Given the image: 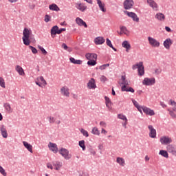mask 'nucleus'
<instances>
[{
	"label": "nucleus",
	"instance_id": "46",
	"mask_svg": "<svg viewBox=\"0 0 176 176\" xmlns=\"http://www.w3.org/2000/svg\"><path fill=\"white\" fill-rule=\"evenodd\" d=\"M80 131L81 133H82L84 137H89V132H87V131L85 130L84 129H80Z\"/></svg>",
	"mask_w": 176,
	"mask_h": 176
},
{
	"label": "nucleus",
	"instance_id": "52",
	"mask_svg": "<svg viewBox=\"0 0 176 176\" xmlns=\"http://www.w3.org/2000/svg\"><path fill=\"white\" fill-rule=\"evenodd\" d=\"M0 173L1 174H2V175L3 176H6L7 175V173L5 171V169H3V168L2 166H0Z\"/></svg>",
	"mask_w": 176,
	"mask_h": 176
},
{
	"label": "nucleus",
	"instance_id": "4",
	"mask_svg": "<svg viewBox=\"0 0 176 176\" xmlns=\"http://www.w3.org/2000/svg\"><path fill=\"white\" fill-rule=\"evenodd\" d=\"M162 145H168L173 142V139L168 136H162L160 139Z\"/></svg>",
	"mask_w": 176,
	"mask_h": 176
},
{
	"label": "nucleus",
	"instance_id": "45",
	"mask_svg": "<svg viewBox=\"0 0 176 176\" xmlns=\"http://www.w3.org/2000/svg\"><path fill=\"white\" fill-rule=\"evenodd\" d=\"M130 80H125L124 81L122 82V85H123L122 86H125V89L126 87H129V86H130Z\"/></svg>",
	"mask_w": 176,
	"mask_h": 176
},
{
	"label": "nucleus",
	"instance_id": "64",
	"mask_svg": "<svg viewBox=\"0 0 176 176\" xmlns=\"http://www.w3.org/2000/svg\"><path fill=\"white\" fill-rule=\"evenodd\" d=\"M65 30H66L65 28L59 29L58 34H61V32H63V31H65Z\"/></svg>",
	"mask_w": 176,
	"mask_h": 176
},
{
	"label": "nucleus",
	"instance_id": "7",
	"mask_svg": "<svg viewBox=\"0 0 176 176\" xmlns=\"http://www.w3.org/2000/svg\"><path fill=\"white\" fill-rule=\"evenodd\" d=\"M147 3L150 8H152L153 10L155 12L159 10V5H157V3L155 0H147Z\"/></svg>",
	"mask_w": 176,
	"mask_h": 176
},
{
	"label": "nucleus",
	"instance_id": "42",
	"mask_svg": "<svg viewBox=\"0 0 176 176\" xmlns=\"http://www.w3.org/2000/svg\"><path fill=\"white\" fill-rule=\"evenodd\" d=\"M47 119L48 120L49 123H50L51 124H53V123H56V118H54V117L53 116H48Z\"/></svg>",
	"mask_w": 176,
	"mask_h": 176
},
{
	"label": "nucleus",
	"instance_id": "29",
	"mask_svg": "<svg viewBox=\"0 0 176 176\" xmlns=\"http://www.w3.org/2000/svg\"><path fill=\"white\" fill-rule=\"evenodd\" d=\"M85 57L87 58V60H97V54H91V53H88L86 54Z\"/></svg>",
	"mask_w": 176,
	"mask_h": 176
},
{
	"label": "nucleus",
	"instance_id": "16",
	"mask_svg": "<svg viewBox=\"0 0 176 176\" xmlns=\"http://www.w3.org/2000/svg\"><path fill=\"white\" fill-rule=\"evenodd\" d=\"M134 5V1L133 0H125L124 2V8L126 10L131 9Z\"/></svg>",
	"mask_w": 176,
	"mask_h": 176
},
{
	"label": "nucleus",
	"instance_id": "27",
	"mask_svg": "<svg viewBox=\"0 0 176 176\" xmlns=\"http://www.w3.org/2000/svg\"><path fill=\"white\" fill-rule=\"evenodd\" d=\"M58 31H59L58 26L55 25L52 27V28L51 29V35L52 38H54V36H56V35L58 34Z\"/></svg>",
	"mask_w": 176,
	"mask_h": 176
},
{
	"label": "nucleus",
	"instance_id": "30",
	"mask_svg": "<svg viewBox=\"0 0 176 176\" xmlns=\"http://www.w3.org/2000/svg\"><path fill=\"white\" fill-rule=\"evenodd\" d=\"M3 107L8 113H12V112H13V109L9 103H5Z\"/></svg>",
	"mask_w": 176,
	"mask_h": 176
},
{
	"label": "nucleus",
	"instance_id": "50",
	"mask_svg": "<svg viewBox=\"0 0 176 176\" xmlns=\"http://www.w3.org/2000/svg\"><path fill=\"white\" fill-rule=\"evenodd\" d=\"M50 19H52V16H50L48 15V14H46V15L45 16V19H44V21H45V23H49V21H50Z\"/></svg>",
	"mask_w": 176,
	"mask_h": 176
},
{
	"label": "nucleus",
	"instance_id": "20",
	"mask_svg": "<svg viewBox=\"0 0 176 176\" xmlns=\"http://www.w3.org/2000/svg\"><path fill=\"white\" fill-rule=\"evenodd\" d=\"M143 112L146 114V115H148V116H154L155 115V111L151 109L149 107H145L143 109Z\"/></svg>",
	"mask_w": 176,
	"mask_h": 176
},
{
	"label": "nucleus",
	"instance_id": "44",
	"mask_svg": "<svg viewBox=\"0 0 176 176\" xmlns=\"http://www.w3.org/2000/svg\"><path fill=\"white\" fill-rule=\"evenodd\" d=\"M0 86L3 89H5L6 87V85L5 84V79H3V78L2 77H0Z\"/></svg>",
	"mask_w": 176,
	"mask_h": 176
},
{
	"label": "nucleus",
	"instance_id": "41",
	"mask_svg": "<svg viewBox=\"0 0 176 176\" xmlns=\"http://www.w3.org/2000/svg\"><path fill=\"white\" fill-rule=\"evenodd\" d=\"M160 155H161V156H163L164 157L168 158V153H167L166 151L161 150L160 151Z\"/></svg>",
	"mask_w": 176,
	"mask_h": 176
},
{
	"label": "nucleus",
	"instance_id": "9",
	"mask_svg": "<svg viewBox=\"0 0 176 176\" xmlns=\"http://www.w3.org/2000/svg\"><path fill=\"white\" fill-rule=\"evenodd\" d=\"M124 13L125 14H127L129 17H131V19H132L133 21H135L136 23L140 22V18H138V16H137V14L133 12H128V11H125Z\"/></svg>",
	"mask_w": 176,
	"mask_h": 176
},
{
	"label": "nucleus",
	"instance_id": "17",
	"mask_svg": "<svg viewBox=\"0 0 176 176\" xmlns=\"http://www.w3.org/2000/svg\"><path fill=\"white\" fill-rule=\"evenodd\" d=\"M48 148L52 151V152H53V153H57V152H58V148L57 147V144L56 143L50 142L48 144Z\"/></svg>",
	"mask_w": 176,
	"mask_h": 176
},
{
	"label": "nucleus",
	"instance_id": "1",
	"mask_svg": "<svg viewBox=\"0 0 176 176\" xmlns=\"http://www.w3.org/2000/svg\"><path fill=\"white\" fill-rule=\"evenodd\" d=\"M32 35V30L28 28H25L23 31L22 41L25 46L31 45V36Z\"/></svg>",
	"mask_w": 176,
	"mask_h": 176
},
{
	"label": "nucleus",
	"instance_id": "25",
	"mask_svg": "<svg viewBox=\"0 0 176 176\" xmlns=\"http://www.w3.org/2000/svg\"><path fill=\"white\" fill-rule=\"evenodd\" d=\"M122 46V47L126 49V52L127 53H129L130 49H131V45H130V43H129V41H123Z\"/></svg>",
	"mask_w": 176,
	"mask_h": 176
},
{
	"label": "nucleus",
	"instance_id": "61",
	"mask_svg": "<svg viewBox=\"0 0 176 176\" xmlns=\"http://www.w3.org/2000/svg\"><path fill=\"white\" fill-rule=\"evenodd\" d=\"M108 133L107 130H105L104 128H102L101 133L106 135Z\"/></svg>",
	"mask_w": 176,
	"mask_h": 176
},
{
	"label": "nucleus",
	"instance_id": "2",
	"mask_svg": "<svg viewBox=\"0 0 176 176\" xmlns=\"http://www.w3.org/2000/svg\"><path fill=\"white\" fill-rule=\"evenodd\" d=\"M58 152L65 160H69L71 157H72V155L69 154V151L65 148H61L60 150H58Z\"/></svg>",
	"mask_w": 176,
	"mask_h": 176
},
{
	"label": "nucleus",
	"instance_id": "33",
	"mask_svg": "<svg viewBox=\"0 0 176 176\" xmlns=\"http://www.w3.org/2000/svg\"><path fill=\"white\" fill-rule=\"evenodd\" d=\"M50 10H54L55 12H60V8H58V6L56 4H51L49 6Z\"/></svg>",
	"mask_w": 176,
	"mask_h": 176
},
{
	"label": "nucleus",
	"instance_id": "24",
	"mask_svg": "<svg viewBox=\"0 0 176 176\" xmlns=\"http://www.w3.org/2000/svg\"><path fill=\"white\" fill-rule=\"evenodd\" d=\"M96 2L99 6L100 10L103 12V13H105L107 12V9H105V4L101 1V0H96Z\"/></svg>",
	"mask_w": 176,
	"mask_h": 176
},
{
	"label": "nucleus",
	"instance_id": "34",
	"mask_svg": "<svg viewBox=\"0 0 176 176\" xmlns=\"http://www.w3.org/2000/svg\"><path fill=\"white\" fill-rule=\"evenodd\" d=\"M70 60V63H72V64H76V65H82V61L81 60H76L74 58H69Z\"/></svg>",
	"mask_w": 176,
	"mask_h": 176
},
{
	"label": "nucleus",
	"instance_id": "48",
	"mask_svg": "<svg viewBox=\"0 0 176 176\" xmlns=\"http://www.w3.org/2000/svg\"><path fill=\"white\" fill-rule=\"evenodd\" d=\"M29 49H30V50L32 51V53H33V54H36V53H38V50H36V48L30 45L29 46Z\"/></svg>",
	"mask_w": 176,
	"mask_h": 176
},
{
	"label": "nucleus",
	"instance_id": "12",
	"mask_svg": "<svg viewBox=\"0 0 176 176\" xmlns=\"http://www.w3.org/2000/svg\"><path fill=\"white\" fill-rule=\"evenodd\" d=\"M138 72L139 76H144V75H145V69L144 67L143 62L139 63V67L138 69Z\"/></svg>",
	"mask_w": 176,
	"mask_h": 176
},
{
	"label": "nucleus",
	"instance_id": "21",
	"mask_svg": "<svg viewBox=\"0 0 176 176\" xmlns=\"http://www.w3.org/2000/svg\"><path fill=\"white\" fill-rule=\"evenodd\" d=\"M76 8L80 12H85L86 9H87V6H86L84 3H78L76 4Z\"/></svg>",
	"mask_w": 176,
	"mask_h": 176
},
{
	"label": "nucleus",
	"instance_id": "26",
	"mask_svg": "<svg viewBox=\"0 0 176 176\" xmlns=\"http://www.w3.org/2000/svg\"><path fill=\"white\" fill-rule=\"evenodd\" d=\"M105 42V39L102 36L96 37L94 39L95 45H102Z\"/></svg>",
	"mask_w": 176,
	"mask_h": 176
},
{
	"label": "nucleus",
	"instance_id": "38",
	"mask_svg": "<svg viewBox=\"0 0 176 176\" xmlns=\"http://www.w3.org/2000/svg\"><path fill=\"white\" fill-rule=\"evenodd\" d=\"M97 64V59L89 60L87 61V65L89 67H94Z\"/></svg>",
	"mask_w": 176,
	"mask_h": 176
},
{
	"label": "nucleus",
	"instance_id": "43",
	"mask_svg": "<svg viewBox=\"0 0 176 176\" xmlns=\"http://www.w3.org/2000/svg\"><path fill=\"white\" fill-rule=\"evenodd\" d=\"M78 145H79V146H80V148H82V151L86 150V146L85 145V140L80 141L78 142Z\"/></svg>",
	"mask_w": 176,
	"mask_h": 176
},
{
	"label": "nucleus",
	"instance_id": "59",
	"mask_svg": "<svg viewBox=\"0 0 176 176\" xmlns=\"http://www.w3.org/2000/svg\"><path fill=\"white\" fill-rule=\"evenodd\" d=\"M133 105H135V108L140 107V104H138V102L135 100H133Z\"/></svg>",
	"mask_w": 176,
	"mask_h": 176
},
{
	"label": "nucleus",
	"instance_id": "37",
	"mask_svg": "<svg viewBox=\"0 0 176 176\" xmlns=\"http://www.w3.org/2000/svg\"><path fill=\"white\" fill-rule=\"evenodd\" d=\"M104 100L106 101V106L107 107V108H109V109H111V107L112 106V103L111 102V99L105 96Z\"/></svg>",
	"mask_w": 176,
	"mask_h": 176
},
{
	"label": "nucleus",
	"instance_id": "53",
	"mask_svg": "<svg viewBox=\"0 0 176 176\" xmlns=\"http://www.w3.org/2000/svg\"><path fill=\"white\" fill-rule=\"evenodd\" d=\"M108 67H109V63L104 64L103 65L100 66L99 69L103 70V69H105Z\"/></svg>",
	"mask_w": 176,
	"mask_h": 176
},
{
	"label": "nucleus",
	"instance_id": "56",
	"mask_svg": "<svg viewBox=\"0 0 176 176\" xmlns=\"http://www.w3.org/2000/svg\"><path fill=\"white\" fill-rule=\"evenodd\" d=\"M155 74L156 75H160V74H162V69H156L155 70Z\"/></svg>",
	"mask_w": 176,
	"mask_h": 176
},
{
	"label": "nucleus",
	"instance_id": "40",
	"mask_svg": "<svg viewBox=\"0 0 176 176\" xmlns=\"http://www.w3.org/2000/svg\"><path fill=\"white\" fill-rule=\"evenodd\" d=\"M91 133L94 135H100V131L98 130V128L96 126L92 129Z\"/></svg>",
	"mask_w": 176,
	"mask_h": 176
},
{
	"label": "nucleus",
	"instance_id": "36",
	"mask_svg": "<svg viewBox=\"0 0 176 176\" xmlns=\"http://www.w3.org/2000/svg\"><path fill=\"white\" fill-rule=\"evenodd\" d=\"M122 91H130L131 93H134V89L130 87L122 86L121 88Z\"/></svg>",
	"mask_w": 176,
	"mask_h": 176
},
{
	"label": "nucleus",
	"instance_id": "18",
	"mask_svg": "<svg viewBox=\"0 0 176 176\" xmlns=\"http://www.w3.org/2000/svg\"><path fill=\"white\" fill-rule=\"evenodd\" d=\"M76 23L79 25L80 27H85V28H87V24L86 22H85L80 17H77L76 19Z\"/></svg>",
	"mask_w": 176,
	"mask_h": 176
},
{
	"label": "nucleus",
	"instance_id": "62",
	"mask_svg": "<svg viewBox=\"0 0 176 176\" xmlns=\"http://www.w3.org/2000/svg\"><path fill=\"white\" fill-rule=\"evenodd\" d=\"M165 30L167 31V32H171V28H170L168 26H166Z\"/></svg>",
	"mask_w": 176,
	"mask_h": 176
},
{
	"label": "nucleus",
	"instance_id": "39",
	"mask_svg": "<svg viewBox=\"0 0 176 176\" xmlns=\"http://www.w3.org/2000/svg\"><path fill=\"white\" fill-rule=\"evenodd\" d=\"M106 43L107 45V46H109V47L113 49V50H114V52H116V49L115 47H113V45H112V43L111 42V40H109V38L106 39Z\"/></svg>",
	"mask_w": 176,
	"mask_h": 176
},
{
	"label": "nucleus",
	"instance_id": "8",
	"mask_svg": "<svg viewBox=\"0 0 176 176\" xmlns=\"http://www.w3.org/2000/svg\"><path fill=\"white\" fill-rule=\"evenodd\" d=\"M60 94L63 96V97L69 98V88L67 86H63L60 88Z\"/></svg>",
	"mask_w": 176,
	"mask_h": 176
},
{
	"label": "nucleus",
	"instance_id": "6",
	"mask_svg": "<svg viewBox=\"0 0 176 176\" xmlns=\"http://www.w3.org/2000/svg\"><path fill=\"white\" fill-rule=\"evenodd\" d=\"M87 87L89 90H94L95 89H97V85H96V80L94 78H91L87 84Z\"/></svg>",
	"mask_w": 176,
	"mask_h": 176
},
{
	"label": "nucleus",
	"instance_id": "23",
	"mask_svg": "<svg viewBox=\"0 0 176 176\" xmlns=\"http://www.w3.org/2000/svg\"><path fill=\"white\" fill-rule=\"evenodd\" d=\"M15 71H16V72H18L19 75H20L21 76H24V75H25V72H24V69H23V67H21V66L20 65H16L15 67Z\"/></svg>",
	"mask_w": 176,
	"mask_h": 176
},
{
	"label": "nucleus",
	"instance_id": "31",
	"mask_svg": "<svg viewBox=\"0 0 176 176\" xmlns=\"http://www.w3.org/2000/svg\"><path fill=\"white\" fill-rule=\"evenodd\" d=\"M116 162L122 167H124V165L126 164V161L123 159V157H118Z\"/></svg>",
	"mask_w": 176,
	"mask_h": 176
},
{
	"label": "nucleus",
	"instance_id": "60",
	"mask_svg": "<svg viewBox=\"0 0 176 176\" xmlns=\"http://www.w3.org/2000/svg\"><path fill=\"white\" fill-rule=\"evenodd\" d=\"M169 112H170V116H172V118H176V115H175V113H174V112H173V111L169 110Z\"/></svg>",
	"mask_w": 176,
	"mask_h": 176
},
{
	"label": "nucleus",
	"instance_id": "5",
	"mask_svg": "<svg viewBox=\"0 0 176 176\" xmlns=\"http://www.w3.org/2000/svg\"><path fill=\"white\" fill-rule=\"evenodd\" d=\"M36 85L38 86L39 87H45L47 82H46V80L43 78V76H39L37 78V81H36Z\"/></svg>",
	"mask_w": 176,
	"mask_h": 176
},
{
	"label": "nucleus",
	"instance_id": "55",
	"mask_svg": "<svg viewBox=\"0 0 176 176\" xmlns=\"http://www.w3.org/2000/svg\"><path fill=\"white\" fill-rule=\"evenodd\" d=\"M140 67V63L135 64V65H133L132 66V69H138V68Z\"/></svg>",
	"mask_w": 176,
	"mask_h": 176
},
{
	"label": "nucleus",
	"instance_id": "13",
	"mask_svg": "<svg viewBox=\"0 0 176 176\" xmlns=\"http://www.w3.org/2000/svg\"><path fill=\"white\" fill-rule=\"evenodd\" d=\"M163 45L165 49L170 50V47H171V45H173V40L170 38H168L164 41Z\"/></svg>",
	"mask_w": 176,
	"mask_h": 176
},
{
	"label": "nucleus",
	"instance_id": "57",
	"mask_svg": "<svg viewBox=\"0 0 176 176\" xmlns=\"http://www.w3.org/2000/svg\"><path fill=\"white\" fill-rule=\"evenodd\" d=\"M100 126H101L102 127H107V123L104 121H101L100 122Z\"/></svg>",
	"mask_w": 176,
	"mask_h": 176
},
{
	"label": "nucleus",
	"instance_id": "22",
	"mask_svg": "<svg viewBox=\"0 0 176 176\" xmlns=\"http://www.w3.org/2000/svg\"><path fill=\"white\" fill-rule=\"evenodd\" d=\"M155 19L158 20V21H164V20H166V16L162 12H158L155 14Z\"/></svg>",
	"mask_w": 176,
	"mask_h": 176
},
{
	"label": "nucleus",
	"instance_id": "47",
	"mask_svg": "<svg viewBox=\"0 0 176 176\" xmlns=\"http://www.w3.org/2000/svg\"><path fill=\"white\" fill-rule=\"evenodd\" d=\"M118 119H121V120H124V122L127 120V118L123 114H118Z\"/></svg>",
	"mask_w": 176,
	"mask_h": 176
},
{
	"label": "nucleus",
	"instance_id": "15",
	"mask_svg": "<svg viewBox=\"0 0 176 176\" xmlns=\"http://www.w3.org/2000/svg\"><path fill=\"white\" fill-rule=\"evenodd\" d=\"M148 129L149 130V137L151 138H156V129L153 128V126L148 125Z\"/></svg>",
	"mask_w": 176,
	"mask_h": 176
},
{
	"label": "nucleus",
	"instance_id": "14",
	"mask_svg": "<svg viewBox=\"0 0 176 176\" xmlns=\"http://www.w3.org/2000/svg\"><path fill=\"white\" fill-rule=\"evenodd\" d=\"M0 133L3 138H8V130H6V126L5 125H0Z\"/></svg>",
	"mask_w": 176,
	"mask_h": 176
},
{
	"label": "nucleus",
	"instance_id": "49",
	"mask_svg": "<svg viewBox=\"0 0 176 176\" xmlns=\"http://www.w3.org/2000/svg\"><path fill=\"white\" fill-rule=\"evenodd\" d=\"M38 49L41 50V51L42 52L43 54H44L45 56H46L47 54V52L42 46L38 45Z\"/></svg>",
	"mask_w": 176,
	"mask_h": 176
},
{
	"label": "nucleus",
	"instance_id": "28",
	"mask_svg": "<svg viewBox=\"0 0 176 176\" xmlns=\"http://www.w3.org/2000/svg\"><path fill=\"white\" fill-rule=\"evenodd\" d=\"M52 164L54 167V170H56L57 171H58V170L63 167V163L60 162L59 161L54 162H52Z\"/></svg>",
	"mask_w": 176,
	"mask_h": 176
},
{
	"label": "nucleus",
	"instance_id": "51",
	"mask_svg": "<svg viewBox=\"0 0 176 176\" xmlns=\"http://www.w3.org/2000/svg\"><path fill=\"white\" fill-rule=\"evenodd\" d=\"M138 111L140 112V113H142V111H144V109L145 108V106H140L139 105L138 107H136Z\"/></svg>",
	"mask_w": 176,
	"mask_h": 176
},
{
	"label": "nucleus",
	"instance_id": "54",
	"mask_svg": "<svg viewBox=\"0 0 176 176\" xmlns=\"http://www.w3.org/2000/svg\"><path fill=\"white\" fill-rule=\"evenodd\" d=\"M107 80H108V78H107V77H105V76H101L100 77V81L105 82H107Z\"/></svg>",
	"mask_w": 176,
	"mask_h": 176
},
{
	"label": "nucleus",
	"instance_id": "10",
	"mask_svg": "<svg viewBox=\"0 0 176 176\" xmlns=\"http://www.w3.org/2000/svg\"><path fill=\"white\" fill-rule=\"evenodd\" d=\"M155 78H145L142 81V84L144 85V86H152V85H155Z\"/></svg>",
	"mask_w": 176,
	"mask_h": 176
},
{
	"label": "nucleus",
	"instance_id": "63",
	"mask_svg": "<svg viewBox=\"0 0 176 176\" xmlns=\"http://www.w3.org/2000/svg\"><path fill=\"white\" fill-rule=\"evenodd\" d=\"M160 105L162 107V108H167V105L163 102H160Z\"/></svg>",
	"mask_w": 176,
	"mask_h": 176
},
{
	"label": "nucleus",
	"instance_id": "35",
	"mask_svg": "<svg viewBox=\"0 0 176 176\" xmlns=\"http://www.w3.org/2000/svg\"><path fill=\"white\" fill-rule=\"evenodd\" d=\"M121 35L122 34H124V35H127L129 36L130 32H129V30H127V28L124 27V26H122L120 28V33Z\"/></svg>",
	"mask_w": 176,
	"mask_h": 176
},
{
	"label": "nucleus",
	"instance_id": "3",
	"mask_svg": "<svg viewBox=\"0 0 176 176\" xmlns=\"http://www.w3.org/2000/svg\"><path fill=\"white\" fill-rule=\"evenodd\" d=\"M148 41V43L150 45V46H151L152 47H160V42H159V41H157L156 38H153L151 36H148L147 38Z\"/></svg>",
	"mask_w": 176,
	"mask_h": 176
},
{
	"label": "nucleus",
	"instance_id": "32",
	"mask_svg": "<svg viewBox=\"0 0 176 176\" xmlns=\"http://www.w3.org/2000/svg\"><path fill=\"white\" fill-rule=\"evenodd\" d=\"M23 144L25 146V148H26V149H28V151H29V152H30V153H32V145H31L30 143L27 142H23Z\"/></svg>",
	"mask_w": 176,
	"mask_h": 176
},
{
	"label": "nucleus",
	"instance_id": "19",
	"mask_svg": "<svg viewBox=\"0 0 176 176\" xmlns=\"http://www.w3.org/2000/svg\"><path fill=\"white\" fill-rule=\"evenodd\" d=\"M168 105L170 106L168 111H173V112H176V102L175 101L170 99L168 101Z\"/></svg>",
	"mask_w": 176,
	"mask_h": 176
},
{
	"label": "nucleus",
	"instance_id": "58",
	"mask_svg": "<svg viewBox=\"0 0 176 176\" xmlns=\"http://www.w3.org/2000/svg\"><path fill=\"white\" fill-rule=\"evenodd\" d=\"M47 168H50V170H53V165H52L51 163H47Z\"/></svg>",
	"mask_w": 176,
	"mask_h": 176
},
{
	"label": "nucleus",
	"instance_id": "11",
	"mask_svg": "<svg viewBox=\"0 0 176 176\" xmlns=\"http://www.w3.org/2000/svg\"><path fill=\"white\" fill-rule=\"evenodd\" d=\"M167 152L171 153L173 156H176V146L173 144H168L166 146Z\"/></svg>",
	"mask_w": 176,
	"mask_h": 176
}]
</instances>
